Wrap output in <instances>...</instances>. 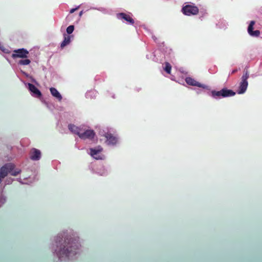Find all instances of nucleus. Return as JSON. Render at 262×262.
Wrapping results in <instances>:
<instances>
[{"label":"nucleus","mask_w":262,"mask_h":262,"mask_svg":"<svg viewBox=\"0 0 262 262\" xmlns=\"http://www.w3.org/2000/svg\"><path fill=\"white\" fill-rule=\"evenodd\" d=\"M58 235L56 239L57 249L56 253L59 259L63 257L69 258L77 254L76 250L79 248L78 241L71 236L64 237Z\"/></svg>","instance_id":"1"},{"label":"nucleus","mask_w":262,"mask_h":262,"mask_svg":"<svg viewBox=\"0 0 262 262\" xmlns=\"http://www.w3.org/2000/svg\"><path fill=\"white\" fill-rule=\"evenodd\" d=\"M15 168L14 164L9 163L5 164L0 169V184L2 182L3 179L6 177L9 173L13 176H16L19 174L21 170L19 169Z\"/></svg>","instance_id":"2"},{"label":"nucleus","mask_w":262,"mask_h":262,"mask_svg":"<svg viewBox=\"0 0 262 262\" xmlns=\"http://www.w3.org/2000/svg\"><path fill=\"white\" fill-rule=\"evenodd\" d=\"M235 93L231 90L223 88L220 91L213 90L211 92V96L215 99H221L222 98L233 96Z\"/></svg>","instance_id":"3"},{"label":"nucleus","mask_w":262,"mask_h":262,"mask_svg":"<svg viewBox=\"0 0 262 262\" xmlns=\"http://www.w3.org/2000/svg\"><path fill=\"white\" fill-rule=\"evenodd\" d=\"M248 77L249 74L248 71L244 70V74L242 77L241 81L239 83V86L238 87V90L237 91L238 94H243L246 92L248 85V82L247 81Z\"/></svg>","instance_id":"4"},{"label":"nucleus","mask_w":262,"mask_h":262,"mask_svg":"<svg viewBox=\"0 0 262 262\" xmlns=\"http://www.w3.org/2000/svg\"><path fill=\"white\" fill-rule=\"evenodd\" d=\"M28 54L29 51L27 50L21 48L14 50L11 57L13 59L17 58H26L28 57Z\"/></svg>","instance_id":"5"},{"label":"nucleus","mask_w":262,"mask_h":262,"mask_svg":"<svg viewBox=\"0 0 262 262\" xmlns=\"http://www.w3.org/2000/svg\"><path fill=\"white\" fill-rule=\"evenodd\" d=\"M183 13L186 15H196L199 13L197 7L191 5H186L182 8Z\"/></svg>","instance_id":"6"},{"label":"nucleus","mask_w":262,"mask_h":262,"mask_svg":"<svg viewBox=\"0 0 262 262\" xmlns=\"http://www.w3.org/2000/svg\"><path fill=\"white\" fill-rule=\"evenodd\" d=\"M95 135V133L93 130L88 129L84 132L83 133H81L79 135V137L80 138L82 139H90L92 140L94 138Z\"/></svg>","instance_id":"7"},{"label":"nucleus","mask_w":262,"mask_h":262,"mask_svg":"<svg viewBox=\"0 0 262 262\" xmlns=\"http://www.w3.org/2000/svg\"><path fill=\"white\" fill-rule=\"evenodd\" d=\"M186 82L190 85L195 86L203 89H207V86L203 84H201L195 79L191 77H186L185 79Z\"/></svg>","instance_id":"8"},{"label":"nucleus","mask_w":262,"mask_h":262,"mask_svg":"<svg viewBox=\"0 0 262 262\" xmlns=\"http://www.w3.org/2000/svg\"><path fill=\"white\" fill-rule=\"evenodd\" d=\"M28 89L32 93V96L37 98H40L41 96V93L34 84L28 83Z\"/></svg>","instance_id":"9"},{"label":"nucleus","mask_w":262,"mask_h":262,"mask_svg":"<svg viewBox=\"0 0 262 262\" xmlns=\"http://www.w3.org/2000/svg\"><path fill=\"white\" fill-rule=\"evenodd\" d=\"M117 16L118 18L123 19L131 25H133L135 23L134 19L129 14L125 13H119Z\"/></svg>","instance_id":"10"},{"label":"nucleus","mask_w":262,"mask_h":262,"mask_svg":"<svg viewBox=\"0 0 262 262\" xmlns=\"http://www.w3.org/2000/svg\"><path fill=\"white\" fill-rule=\"evenodd\" d=\"M255 23V22L254 20L250 21L248 28V32L252 36L258 37L260 35V31L259 30H253Z\"/></svg>","instance_id":"11"},{"label":"nucleus","mask_w":262,"mask_h":262,"mask_svg":"<svg viewBox=\"0 0 262 262\" xmlns=\"http://www.w3.org/2000/svg\"><path fill=\"white\" fill-rule=\"evenodd\" d=\"M41 152L39 150L33 148L30 150V159L34 161H37L40 159Z\"/></svg>","instance_id":"12"},{"label":"nucleus","mask_w":262,"mask_h":262,"mask_svg":"<svg viewBox=\"0 0 262 262\" xmlns=\"http://www.w3.org/2000/svg\"><path fill=\"white\" fill-rule=\"evenodd\" d=\"M102 151V148L100 146H98L95 148H90V154L91 156L97 160L101 159L102 158L99 155V154Z\"/></svg>","instance_id":"13"},{"label":"nucleus","mask_w":262,"mask_h":262,"mask_svg":"<svg viewBox=\"0 0 262 262\" xmlns=\"http://www.w3.org/2000/svg\"><path fill=\"white\" fill-rule=\"evenodd\" d=\"M105 137L106 139V142L108 145H115L118 141L117 138L110 133H106L105 135Z\"/></svg>","instance_id":"14"},{"label":"nucleus","mask_w":262,"mask_h":262,"mask_svg":"<svg viewBox=\"0 0 262 262\" xmlns=\"http://www.w3.org/2000/svg\"><path fill=\"white\" fill-rule=\"evenodd\" d=\"M50 92L52 95L57 99L59 101L62 99V96L59 92L54 88H51L50 89Z\"/></svg>","instance_id":"15"},{"label":"nucleus","mask_w":262,"mask_h":262,"mask_svg":"<svg viewBox=\"0 0 262 262\" xmlns=\"http://www.w3.org/2000/svg\"><path fill=\"white\" fill-rule=\"evenodd\" d=\"M68 128L71 132L77 135L78 136L81 133V129L75 125L69 124L68 125Z\"/></svg>","instance_id":"16"},{"label":"nucleus","mask_w":262,"mask_h":262,"mask_svg":"<svg viewBox=\"0 0 262 262\" xmlns=\"http://www.w3.org/2000/svg\"><path fill=\"white\" fill-rule=\"evenodd\" d=\"M71 41V37L69 35H66L64 36V40L61 43L60 47L61 48H63L65 46L68 45L70 43Z\"/></svg>","instance_id":"17"},{"label":"nucleus","mask_w":262,"mask_h":262,"mask_svg":"<svg viewBox=\"0 0 262 262\" xmlns=\"http://www.w3.org/2000/svg\"><path fill=\"white\" fill-rule=\"evenodd\" d=\"M30 63H31V60L29 59H22V60H20L18 61L19 64L23 65V66L28 65Z\"/></svg>","instance_id":"18"},{"label":"nucleus","mask_w":262,"mask_h":262,"mask_svg":"<svg viewBox=\"0 0 262 262\" xmlns=\"http://www.w3.org/2000/svg\"><path fill=\"white\" fill-rule=\"evenodd\" d=\"M171 66L169 62H165V67L164 68V70L165 72H166L168 74H170L171 72Z\"/></svg>","instance_id":"19"},{"label":"nucleus","mask_w":262,"mask_h":262,"mask_svg":"<svg viewBox=\"0 0 262 262\" xmlns=\"http://www.w3.org/2000/svg\"><path fill=\"white\" fill-rule=\"evenodd\" d=\"M74 30V26L73 25H70L67 28V32L68 34H71Z\"/></svg>","instance_id":"20"},{"label":"nucleus","mask_w":262,"mask_h":262,"mask_svg":"<svg viewBox=\"0 0 262 262\" xmlns=\"http://www.w3.org/2000/svg\"><path fill=\"white\" fill-rule=\"evenodd\" d=\"M79 8V7L76 8H73L72 9H71L70 11V13H74L76 10H77Z\"/></svg>","instance_id":"21"},{"label":"nucleus","mask_w":262,"mask_h":262,"mask_svg":"<svg viewBox=\"0 0 262 262\" xmlns=\"http://www.w3.org/2000/svg\"><path fill=\"white\" fill-rule=\"evenodd\" d=\"M3 48H4V47H3V46L2 45V44L0 43V49H1V50H2V49H3Z\"/></svg>","instance_id":"22"},{"label":"nucleus","mask_w":262,"mask_h":262,"mask_svg":"<svg viewBox=\"0 0 262 262\" xmlns=\"http://www.w3.org/2000/svg\"><path fill=\"white\" fill-rule=\"evenodd\" d=\"M236 71H237V70H233V71L232 72V74H233V73H235Z\"/></svg>","instance_id":"23"},{"label":"nucleus","mask_w":262,"mask_h":262,"mask_svg":"<svg viewBox=\"0 0 262 262\" xmlns=\"http://www.w3.org/2000/svg\"><path fill=\"white\" fill-rule=\"evenodd\" d=\"M82 11H81V12H80V13H79V15H82Z\"/></svg>","instance_id":"24"}]
</instances>
